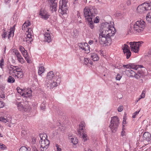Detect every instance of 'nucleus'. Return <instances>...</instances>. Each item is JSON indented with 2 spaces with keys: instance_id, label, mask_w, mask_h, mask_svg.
Here are the masks:
<instances>
[{
  "instance_id": "54",
  "label": "nucleus",
  "mask_w": 151,
  "mask_h": 151,
  "mask_svg": "<svg viewBox=\"0 0 151 151\" xmlns=\"http://www.w3.org/2000/svg\"><path fill=\"white\" fill-rule=\"evenodd\" d=\"M22 53L24 57L28 54V53L27 52V50H25L24 51L22 52Z\"/></svg>"
},
{
  "instance_id": "51",
  "label": "nucleus",
  "mask_w": 151,
  "mask_h": 151,
  "mask_svg": "<svg viewBox=\"0 0 151 151\" xmlns=\"http://www.w3.org/2000/svg\"><path fill=\"white\" fill-rule=\"evenodd\" d=\"M137 73L140 75V76H142L144 74V72L142 71H141L140 70H138Z\"/></svg>"
},
{
  "instance_id": "52",
  "label": "nucleus",
  "mask_w": 151,
  "mask_h": 151,
  "mask_svg": "<svg viewBox=\"0 0 151 151\" xmlns=\"http://www.w3.org/2000/svg\"><path fill=\"white\" fill-rule=\"evenodd\" d=\"M8 33L7 32H4V33L2 35V38L4 39L8 35Z\"/></svg>"
},
{
  "instance_id": "53",
  "label": "nucleus",
  "mask_w": 151,
  "mask_h": 151,
  "mask_svg": "<svg viewBox=\"0 0 151 151\" xmlns=\"http://www.w3.org/2000/svg\"><path fill=\"white\" fill-rule=\"evenodd\" d=\"M4 60L3 59H1L0 61V65L1 68H2L3 66L4 65Z\"/></svg>"
},
{
  "instance_id": "55",
  "label": "nucleus",
  "mask_w": 151,
  "mask_h": 151,
  "mask_svg": "<svg viewBox=\"0 0 151 151\" xmlns=\"http://www.w3.org/2000/svg\"><path fill=\"white\" fill-rule=\"evenodd\" d=\"M56 81L57 82H56L57 83L58 85H59L61 81V79L60 77L57 78Z\"/></svg>"
},
{
  "instance_id": "29",
  "label": "nucleus",
  "mask_w": 151,
  "mask_h": 151,
  "mask_svg": "<svg viewBox=\"0 0 151 151\" xmlns=\"http://www.w3.org/2000/svg\"><path fill=\"white\" fill-rule=\"evenodd\" d=\"M27 106L25 105L24 106V109L23 110L25 112H28L31 109L30 106H28L27 104H26Z\"/></svg>"
},
{
  "instance_id": "30",
  "label": "nucleus",
  "mask_w": 151,
  "mask_h": 151,
  "mask_svg": "<svg viewBox=\"0 0 151 151\" xmlns=\"http://www.w3.org/2000/svg\"><path fill=\"white\" fill-rule=\"evenodd\" d=\"M15 68H16L15 66H13V65H11L8 68L9 70V73H10L11 72L15 73V69H15Z\"/></svg>"
},
{
  "instance_id": "27",
  "label": "nucleus",
  "mask_w": 151,
  "mask_h": 151,
  "mask_svg": "<svg viewBox=\"0 0 151 151\" xmlns=\"http://www.w3.org/2000/svg\"><path fill=\"white\" fill-rule=\"evenodd\" d=\"M31 149L30 148H27L25 146H23L21 147L19 151H30Z\"/></svg>"
},
{
  "instance_id": "11",
  "label": "nucleus",
  "mask_w": 151,
  "mask_h": 151,
  "mask_svg": "<svg viewBox=\"0 0 151 151\" xmlns=\"http://www.w3.org/2000/svg\"><path fill=\"white\" fill-rule=\"evenodd\" d=\"M78 46L81 49L84 50L86 53H87L89 52V47L87 43H80L78 44Z\"/></svg>"
},
{
  "instance_id": "32",
  "label": "nucleus",
  "mask_w": 151,
  "mask_h": 151,
  "mask_svg": "<svg viewBox=\"0 0 151 151\" xmlns=\"http://www.w3.org/2000/svg\"><path fill=\"white\" fill-rule=\"evenodd\" d=\"M7 81L9 83H12L14 82L15 79L12 77L10 76L9 77Z\"/></svg>"
},
{
  "instance_id": "31",
  "label": "nucleus",
  "mask_w": 151,
  "mask_h": 151,
  "mask_svg": "<svg viewBox=\"0 0 151 151\" xmlns=\"http://www.w3.org/2000/svg\"><path fill=\"white\" fill-rule=\"evenodd\" d=\"M30 22H28V23H27L25 22L22 25V30H24L25 29V27H27L28 26H29Z\"/></svg>"
},
{
  "instance_id": "25",
  "label": "nucleus",
  "mask_w": 151,
  "mask_h": 151,
  "mask_svg": "<svg viewBox=\"0 0 151 151\" xmlns=\"http://www.w3.org/2000/svg\"><path fill=\"white\" fill-rule=\"evenodd\" d=\"M16 104L18 109L21 110L24 109V106H23V105L22 104L21 102H16Z\"/></svg>"
},
{
  "instance_id": "28",
  "label": "nucleus",
  "mask_w": 151,
  "mask_h": 151,
  "mask_svg": "<svg viewBox=\"0 0 151 151\" xmlns=\"http://www.w3.org/2000/svg\"><path fill=\"white\" fill-rule=\"evenodd\" d=\"M45 70L43 66H41L39 68L38 71V73L39 75H40L43 73Z\"/></svg>"
},
{
  "instance_id": "63",
  "label": "nucleus",
  "mask_w": 151,
  "mask_h": 151,
  "mask_svg": "<svg viewBox=\"0 0 151 151\" xmlns=\"http://www.w3.org/2000/svg\"><path fill=\"white\" fill-rule=\"evenodd\" d=\"M0 97L3 99H4L5 98V94H1L0 95Z\"/></svg>"
},
{
  "instance_id": "59",
  "label": "nucleus",
  "mask_w": 151,
  "mask_h": 151,
  "mask_svg": "<svg viewBox=\"0 0 151 151\" xmlns=\"http://www.w3.org/2000/svg\"><path fill=\"white\" fill-rule=\"evenodd\" d=\"M26 37L28 38H32L31 33H30L29 32H28V34H27L26 35Z\"/></svg>"
},
{
  "instance_id": "3",
  "label": "nucleus",
  "mask_w": 151,
  "mask_h": 151,
  "mask_svg": "<svg viewBox=\"0 0 151 151\" xmlns=\"http://www.w3.org/2000/svg\"><path fill=\"white\" fill-rule=\"evenodd\" d=\"M97 13V10L94 6H87L83 9V14L85 17L88 18V19L94 18Z\"/></svg>"
},
{
  "instance_id": "12",
  "label": "nucleus",
  "mask_w": 151,
  "mask_h": 151,
  "mask_svg": "<svg viewBox=\"0 0 151 151\" xmlns=\"http://www.w3.org/2000/svg\"><path fill=\"white\" fill-rule=\"evenodd\" d=\"M32 91L31 89H24L23 93L21 95L26 98L32 96Z\"/></svg>"
},
{
  "instance_id": "50",
  "label": "nucleus",
  "mask_w": 151,
  "mask_h": 151,
  "mask_svg": "<svg viewBox=\"0 0 151 151\" xmlns=\"http://www.w3.org/2000/svg\"><path fill=\"white\" fill-rule=\"evenodd\" d=\"M49 15L48 14H46V15H44V16H42V17L45 19H47L48 18Z\"/></svg>"
},
{
  "instance_id": "48",
  "label": "nucleus",
  "mask_w": 151,
  "mask_h": 151,
  "mask_svg": "<svg viewBox=\"0 0 151 151\" xmlns=\"http://www.w3.org/2000/svg\"><path fill=\"white\" fill-rule=\"evenodd\" d=\"M140 111V110H139L138 111H136L133 114V115H132V117L133 118H135L136 116L138 114V113Z\"/></svg>"
},
{
  "instance_id": "41",
  "label": "nucleus",
  "mask_w": 151,
  "mask_h": 151,
  "mask_svg": "<svg viewBox=\"0 0 151 151\" xmlns=\"http://www.w3.org/2000/svg\"><path fill=\"white\" fill-rule=\"evenodd\" d=\"M16 68H15V73H17V72H22L21 71L22 70V69L19 68H18V67L15 66Z\"/></svg>"
},
{
  "instance_id": "36",
  "label": "nucleus",
  "mask_w": 151,
  "mask_h": 151,
  "mask_svg": "<svg viewBox=\"0 0 151 151\" xmlns=\"http://www.w3.org/2000/svg\"><path fill=\"white\" fill-rule=\"evenodd\" d=\"M82 134L83 135L82 137L83 138V140L84 141H85L86 140H87L88 139V137L87 134L84 133H82Z\"/></svg>"
},
{
  "instance_id": "42",
  "label": "nucleus",
  "mask_w": 151,
  "mask_h": 151,
  "mask_svg": "<svg viewBox=\"0 0 151 151\" xmlns=\"http://www.w3.org/2000/svg\"><path fill=\"white\" fill-rule=\"evenodd\" d=\"M6 146L0 143V150H4L6 148Z\"/></svg>"
},
{
  "instance_id": "56",
  "label": "nucleus",
  "mask_w": 151,
  "mask_h": 151,
  "mask_svg": "<svg viewBox=\"0 0 151 151\" xmlns=\"http://www.w3.org/2000/svg\"><path fill=\"white\" fill-rule=\"evenodd\" d=\"M123 107L122 106H119L118 108V111L119 112H121L123 110Z\"/></svg>"
},
{
  "instance_id": "33",
  "label": "nucleus",
  "mask_w": 151,
  "mask_h": 151,
  "mask_svg": "<svg viewBox=\"0 0 151 151\" xmlns=\"http://www.w3.org/2000/svg\"><path fill=\"white\" fill-rule=\"evenodd\" d=\"M32 40V38H28L27 37H25V38H23V41H26L27 42L29 43H30Z\"/></svg>"
},
{
  "instance_id": "20",
  "label": "nucleus",
  "mask_w": 151,
  "mask_h": 151,
  "mask_svg": "<svg viewBox=\"0 0 151 151\" xmlns=\"http://www.w3.org/2000/svg\"><path fill=\"white\" fill-rule=\"evenodd\" d=\"M91 58L94 61L98 60L99 59V58L97 55L95 53H93L91 54Z\"/></svg>"
},
{
  "instance_id": "39",
  "label": "nucleus",
  "mask_w": 151,
  "mask_h": 151,
  "mask_svg": "<svg viewBox=\"0 0 151 151\" xmlns=\"http://www.w3.org/2000/svg\"><path fill=\"white\" fill-rule=\"evenodd\" d=\"M25 58L26 60L27 61V62L28 63H29L30 62V58H29V56L28 55V54L25 55L24 57Z\"/></svg>"
},
{
  "instance_id": "4",
  "label": "nucleus",
  "mask_w": 151,
  "mask_h": 151,
  "mask_svg": "<svg viewBox=\"0 0 151 151\" xmlns=\"http://www.w3.org/2000/svg\"><path fill=\"white\" fill-rule=\"evenodd\" d=\"M151 10V3H144L139 5L137 8V10L140 14L144 13L148 11Z\"/></svg>"
},
{
  "instance_id": "62",
  "label": "nucleus",
  "mask_w": 151,
  "mask_h": 151,
  "mask_svg": "<svg viewBox=\"0 0 151 151\" xmlns=\"http://www.w3.org/2000/svg\"><path fill=\"white\" fill-rule=\"evenodd\" d=\"M36 139L35 137H33L32 139V143L33 144H35L36 142Z\"/></svg>"
},
{
  "instance_id": "23",
  "label": "nucleus",
  "mask_w": 151,
  "mask_h": 151,
  "mask_svg": "<svg viewBox=\"0 0 151 151\" xmlns=\"http://www.w3.org/2000/svg\"><path fill=\"white\" fill-rule=\"evenodd\" d=\"M40 141L48 140L47 139V135L45 134H40Z\"/></svg>"
},
{
  "instance_id": "1",
  "label": "nucleus",
  "mask_w": 151,
  "mask_h": 151,
  "mask_svg": "<svg viewBox=\"0 0 151 151\" xmlns=\"http://www.w3.org/2000/svg\"><path fill=\"white\" fill-rule=\"evenodd\" d=\"M100 31L99 42L101 44L104 45L106 43L111 42V37L114 35L116 31L114 27L106 22L102 24Z\"/></svg>"
},
{
  "instance_id": "40",
  "label": "nucleus",
  "mask_w": 151,
  "mask_h": 151,
  "mask_svg": "<svg viewBox=\"0 0 151 151\" xmlns=\"http://www.w3.org/2000/svg\"><path fill=\"white\" fill-rule=\"evenodd\" d=\"M51 85L52 88H53L57 86L58 85L56 82H54V81H53V82L52 81V84Z\"/></svg>"
},
{
  "instance_id": "17",
  "label": "nucleus",
  "mask_w": 151,
  "mask_h": 151,
  "mask_svg": "<svg viewBox=\"0 0 151 151\" xmlns=\"http://www.w3.org/2000/svg\"><path fill=\"white\" fill-rule=\"evenodd\" d=\"M15 26L14 25L13 27L11 28L10 29V31L9 32H7L9 33L8 35V39L9 38V37L11 36L13 37L14 35V32L15 30Z\"/></svg>"
},
{
  "instance_id": "58",
  "label": "nucleus",
  "mask_w": 151,
  "mask_h": 151,
  "mask_svg": "<svg viewBox=\"0 0 151 151\" xmlns=\"http://www.w3.org/2000/svg\"><path fill=\"white\" fill-rule=\"evenodd\" d=\"M135 77L137 79L140 78L141 76H140V75L138 73H136V74L134 75Z\"/></svg>"
},
{
  "instance_id": "22",
  "label": "nucleus",
  "mask_w": 151,
  "mask_h": 151,
  "mask_svg": "<svg viewBox=\"0 0 151 151\" xmlns=\"http://www.w3.org/2000/svg\"><path fill=\"white\" fill-rule=\"evenodd\" d=\"M15 75L18 78L21 79L23 78L24 74L22 72H19L15 73Z\"/></svg>"
},
{
  "instance_id": "19",
  "label": "nucleus",
  "mask_w": 151,
  "mask_h": 151,
  "mask_svg": "<svg viewBox=\"0 0 151 151\" xmlns=\"http://www.w3.org/2000/svg\"><path fill=\"white\" fill-rule=\"evenodd\" d=\"M83 125V124H81L79 125V129L78 130V134L81 135L82 133H84Z\"/></svg>"
},
{
  "instance_id": "21",
  "label": "nucleus",
  "mask_w": 151,
  "mask_h": 151,
  "mask_svg": "<svg viewBox=\"0 0 151 151\" xmlns=\"http://www.w3.org/2000/svg\"><path fill=\"white\" fill-rule=\"evenodd\" d=\"M70 137H71V136H70ZM69 139L71 142L74 145H76L78 143V140L77 139L76 137H69Z\"/></svg>"
},
{
  "instance_id": "60",
  "label": "nucleus",
  "mask_w": 151,
  "mask_h": 151,
  "mask_svg": "<svg viewBox=\"0 0 151 151\" xmlns=\"http://www.w3.org/2000/svg\"><path fill=\"white\" fill-rule=\"evenodd\" d=\"M4 106V103L2 101H0V108L3 107Z\"/></svg>"
},
{
  "instance_id": "8",
  "label": "nucleus",
  "mask_w": 151,
  "mask_h": 151,
  "mask_svg": "<svg viewBox=\"0 0 151 151\" xmlns=\"http://www.w3.org/2000/svg\"><path fill=\"white\" fill-rule=\"evenodd\" d=\"M122 49L124 55L126 56L127 59H129L131 55V52L129 50V47L126 44H124L122 47Z\"/></svg>"
},
{
  "instance_id": "26",
  "label": "nucleus",
  "mask_w": 151,
  "mask_h": 151,
  "mask_svg": "<svg viewBox=\"0 0 151 151\" xmlns=\"http://www.w3.org/2000/svg\"><path fill=\"white\" fill-rule=\"evenodd\" d=\"M146 19L149 23H151V12H149L147 14Z\"/></svg>"
},
{
  "instance_id": "57",
  "label": "nucleus",
  "mask_w": 151,
  "mask_h": 151,
  "mask_svg": "<svg viewBox=\"0 0 151 151\" xmlns=\"http://www.w3.org/2000/svg\"><path fill=\"white\" fill-rule=\"evenodd\" d=\"M18 61L20 62L21 63H24V59L22 58L20 59H19V60Z\"/></svg>"
},
{
  "instance_id": "44",
  "label": "nucleus",
  "mask_w": 151,
  "mask_h": 151,
  "mask_svg": "<svg viewBox=\"0 0 151 151\" xmlns=\"http://www.w3.org/2000/svg\"><path fill=\"white\" fill-rule=\"evenodd\" d=\"M122 78V76L120 74L118 73L116 77V79L117 80H120Z\"/></svg>"
},
{
  "instance_id": "6",
  "label": "nucleus",
  "mask_w": 151,
  "mask_h": 151,
  "mask_svg": "<svg viewBox=\"0 0 151 151\" xmlns=\"http://www.w3.org/2000/svg\"><path fill=\"white\" fill-rule=\"evenodd\" d=\"M67 0H62V4L61 6H60L59 9V12L62 15H63L66 13L68 9L67 5Z\"/></svg>"
},
{
  "instance_id": "38",
  "label": "nucleus",
  "mask_w": 151,
  "mask_h": 151,
  "mask_svg": "<svg viewBox=\"0 0 151 151\" xmlns=\"http://www.w3.org/2000/svg\"><path fill=\"white\" fill-rule=\"evenodd\" d=\"M17 90L18 92V93H19L21 95V94L23 92L24 89L23 90L22 89H20L19 87H17Z\"/></svg>"
},
{
  "instance_id": "37",
  "label": "nucleus",
  "mask_w": 151,
  "mask_h": 151,
  "mask_svg": "<svg viewBox=\"0 0 151 151\" xmlns=\"http://www.w3.org/2000/svg\"><path fill=\"white\" fill-rule=\"evenodd\" d=\"M48 14L45 11H41V10L40 12V15L41 16H44V15H46V14Z\"/></svg>"
},
{
  "instance_id": "16",
  "label": "nucleus",
  "mask_w": 151,
  "mask_h": 151,
  "mask_svg": "<svg viewBox=\"0 0 151 151\" xmlns=\"http://www.w3.org/2000/svg\"><path fill=\"white\" fill-rule=\"evenodd\" d=\"M86 19H87L88 22V25L89 26V27L91 29H93L94 28V26L93 25V23L92 21V19L91 18L89 19L88 18H85Z\"/></svg>"
},
{
  "instance_id": "18",
  "label": "nucleus",
  "mask_w": 151,
  "mask_h": 151,
  "mask_svg": "<svg viewBox=\"0 0 151 151\" xmlns=\"http://www.w3.org/2000/svg\"><path fill=\"white\" fill-rule=\"evenodd\" d=\"M55 75L52 71H50L47 74V79L48 80H51L52 79L55 78Z\"/></svg>"
},
{
  "instance_id": "10",
  "label": "nucleus",
  "mask_w": 151,
  "mask_h": 151,
  "mask_svg": "<svg viewBox=\"0 0 151 151\" xmlns=\"http://www.w3.org/2000/svg\"><path fill=\"white\" fill-rule=\"evenodd\" d=\"M50 4V9L52 11H55L57 10V2L56 0H47Z\"/></svg>"
},
{
  "instance_id": "7",
  "label": "nucleus",
  "mask_w": 151,
  "mask_h": 151,
  "mask_svg": "<svg viewBox=\"0 0 151 151\" xmlns=\"http://www.w3.org/2000/svg\"><path fill=\"white\" fill-rule=\"evenodd\" d=\"M40 143L41 145V151H46L48 147L50 142L49 140L40 141Z\"/></svg>"
},
{
  "instance_id": "2",
  "label": "nucleus",
  "mask_w": 151,
  "mask_h": 151,
  "mask_svg": "<svg viewBox=\"0 0 151 151\" xmlns=\"http://www.w3.org/2000/svg\"><path fill=\"white\" fill-rule=\"evenodd\" d=\"M145 27V23L142 19L139 21H137L133 25V26H131L129 29V32L130 33H133L136 32H139L143 30Z\"/></svg>"
},
{
  "instance_id": "45",
  "label": "nucleus",
  "mask_w": 151,
  "mask_h": 151,
  "mask_svg": "<svg viewBox=\"0 0 151 151\" xmlns=\"http://www.w3.org/2000/svg\"><path fill=\"white\" fill-rule=\"evenodd\" d=\"M136 43V42H129V45H130V47L131 48V49L135 45V44Z\"/></svg>"
},
{
  "instance_id": "13",
  "label": "nucleus",
  "mask_w": 151,
  "mask_h": 151,
  "mask_svg": "<svg viewBox=\"0 0 151 151\" xmlns=\"http://www.w3.org/2000/svg\"><path fill=\"white\" fill-rule=\"evenodd\" d=\"M142 42H136L135 44V45L133 47L132 49L135 52H137L139 50V47L141 46V44L143 43Z\"/></svg>"
},
{
  "instance_id": "34",
  "label": "nucleus",
  "mask_w": 151,
  "mask_h": 151,
  "mask_svg": "<svg viewBox=\"0 0 151 151\" xmlns=\"http://www.w3.org/2000/svg\"><path fill=\"white\" fill-rule=\"evenodd\" d=\"M46 105V102L45 101H43V102L40 105V108L42 110H44L45 109Z\"/></svg>"
},
{
  "instance_id": "5",
  "label": "nucleus",
  "mask_w": 151,
  "mask_h": 151,
  "mask_svg": "<svg viewBox=\"0 0 151 151\" xmlns=\"http://www.w3.org/2000/svg\"><path fill=\"white\" fill-rule=\"evenodd\" d=\"M119 119L116 116H115L111 118V124L109 125V127H110L112 132L114 133L116 131L119 125Z\"/></svg>"
},
{
  "instance_id": "64",
  "label": "nucleus",
  "mask_w": 151,
  "mask_h": 151,
  "mask_svg": "<svg viewBox=\"0 0 151 151\" xmlns=\"http://www.w3.org/2000/svg\"><path fill=\"white\" fill-rule=\"evenodd\" d=\"M55 75V77L56 76L57 77H60V73L58 72H57Z\"/></svg>"
},
{
  "instance_id": "43",
  "label": "nucleus",
  "mask_w": 151,
  "mask_h": 151,
  "mask_svg": "<svg viewBox=\"0 0 151 151\" xmlns=\"http://www.w3.org/2000/svg\"><path fill=\"white\" fill-rule=\"evenodd\" d=\"M0 121H1L2 122H4L6 123L7 122H8V121L7 119L5 118H4L3 117H0Z\"/></svg>"
},
{
  "instance_id": "49",
  "label": "nucleus",
  "mask_w": 151,
  "mask_h": 151,
  "mask_svg": "<svg viewBox=\"0 0 151 151\" xmlns=\"http://www.w3.org/2000/svg\"><path fill=\"white\" fill-rule=\"evenodd\" d=\"M99 21V17H96L94 21V23H97Z\"/></svg>"
},
{
  "instance_id": "61",
  "label": "nucleus",
  "mask_w": 151,
  "mask_h": 151,
  "mask_svg": "<svg viewBox=\"0 0 151 151\" xmlns=\"http://www.w3.org/2000/svg\"><path fill=\"white\" fill-rule=\"evenodd\" d=\"M19 50L21 52H22L25 50L24 47H23L22 46H20Z\"/></svg>"
},
{
  "instance_id": "14",
  "label": "nucleus",
  "mask_w": 151,
  "mask_h": 151,
  "mask_svg": "<svg viewBox=\"0 0 151 151\" xmlns=\"http://www.w3.org/2000/svg\"><path fill=\"white\" fill-rule=\"evenodd\" d=\"M143 138L144 140L150 141L151 139V134L148 132H145L143 134Z\"/></svg>"
},
{
  "instance_id": "35",
  "label": "nucleus",
  "mask_w": 151,
  "mask_h": 151,
  "mask_svg": "<svg viewBox=\"0 0 151 151\" xmlns=\"http://www.w3.org/2000/svg\"><path fill=\"white\" fill-rule=\"evenodd\" d=\"M52 84V81H49L47 82V83L46 84V86L47 88L49 89H51L52 88V87L51 86Z\"/></svg>"
},
{
  "instance_id": "9",
  "label": "nucleus",
  "mask_w": 151,
  "mask_h": 151,
  "mask_svg": "<svg viewBox=\"0 0 151 151\" xmlns=\"http://www.w3.org/2000/svg\"><path fill=\"white\" fill-rule=\"evenodd\" d=\"M123 67L125 68H132L136 70H137L138 68H144L143 66L142 65H135L134 63H131L127 65H123Z\"/></svg>"
},
{
  "instance_id": "24",
  "label": "nucleus",
  "mask_w": 151,
  "mask_h": 151,
  "mask_svg": "<svg viewBox=\"0 0 151 151\" xmlns=\"http://www.w3.org/2000/svg\"><path fill=\"white\" fill-rule=\"evenodd\" d=\"M125 72L127 73H130V77L134 76V75L136 74V73L135 72L130 69L129 70H126Z\"/></svg>"
},
{
  "instance_id": "47",
  "label": "nucleus",
  "mask_w": 151,
  "mask_h": 151,
  "mask_svg": "<svg viewBox=\"0 0 151 151\" xmlns=\"http://www.w3.org/2000/svg\"><path fill=\"white\" fill-rule=\"evenodd\" d=\"M145 91H142V93L141 95V98H139L138 99V100L137 101V102L141 98H143L145 97Z\"/></svg>"
},
{
  "instance_id": "46",
  "label": "nucleus",
  "mask_w": 151,
  "mask_h": 151,
  "mask_svg": "<svg viewBox=\"0 0 151 151\" xmlns=\"http://www.w3.org/2000/svg\"><path fill=\"white\" fill-rule=\"evenodd\" d=\"M84 64L86 65H87L88 63H89V60H88V58H84Z\"/></svg>"
},
{
  "instance_id": "15",
  "label": "nucleus",
  "mask_w": 151,
  "mask_h": 151,
  "mask_svg": "<svg viewBox=\"0 0 151 151\" xmlns=\"http://www.w3.org/2000/svg\"><path fill=\"white\" fill-rule=\"evenodd\" d=\"M44 41L47 42L48 43L51 42V38L50 37V35L49 33H45L44 34Z\"/></svg>"
}]
</instances>
